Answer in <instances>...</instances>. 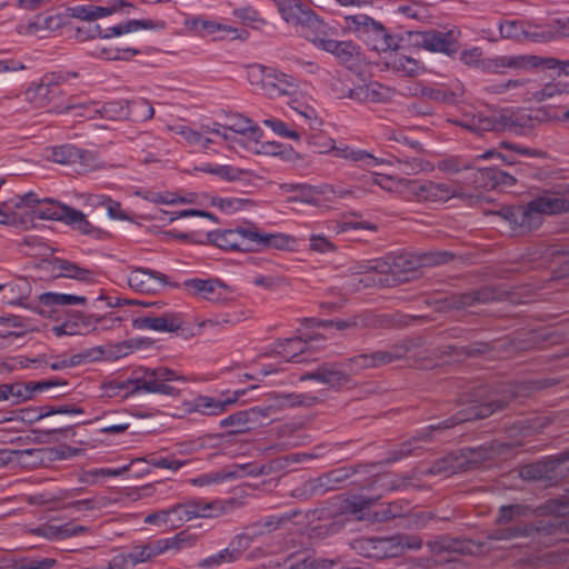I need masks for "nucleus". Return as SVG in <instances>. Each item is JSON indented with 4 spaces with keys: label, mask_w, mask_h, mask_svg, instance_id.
Returning a JSON list of instances; mask_svg holds the SVG:
<instances>
[{
    "label": "nucleus",
    "mask_w": 569,
    "mask_h": 569,
    "mask_svg": "<svg viewBox=\"0 0 569 569\" xmlns=\"http://www.w3.org/2000/svg\"><path fill=\"white\" fill-rule=\"evenodd\" d=\"M127 281L131 289L142 293L158 292L164 286L180 287L179 283L169 282L164 273L141 267L132 269Z\"/></svg>",
    "instance_id": "17"
},
{
    "label": "nucleus",
    "mask_w": 569,
    "mask_h": 569,
    "mask_svg": "<svg viewBox=\"0 0 569 569\" xmlns=\"http://www.w3.org/2000/svg\"><path fill=\"white\" fill-rule=\"evenodd\" d=\"M410 479L411 478L409 476L389 477L387 475H380L377 476L375 479L365 480V482L360 483V486L363 489L371 490L376 483H379V487L383 491H396L407 488Z\"/></svg>",
    "instance_id": "44"
},
{
    "label": "nucleus",
    "mask_w": 569,
    "mask_h": 569,
    "mask_svg": "<svg viewBox=\"0 0 569 569\" xmlns=\"http://www.w3.org/2000/svg\"><path fill=\"white\" fill-rule=\"evenodd\" d=\"M506 292L493 287H483L479 290L458 293L446 299V303L450 309H463L476 303H489L502 300Z\"/></svg>",
    "instance_id": "24"
},
{
    "label": "nucleus",
    "mask_w": 569,
    "mask_h": 569,
    "mask_svg": "<svg viewBox=\"0 0 569 569\" xmlns=\"http://www.w3.org/2000/svg\"><path fill=\"white\" fill-rule=\"evenodd\" d=\"M375 184L389 192H399L403 196H410L412 179H395L386 174H377L372 177Z\"/></svg>",
    "instance_id": "46"
},
{
    "label": "nucleus",
    "mask_w": 569,
    "mask_h": 569,
    "mask_svg": "<svg viewBox=\"0 0 569 569\" xmlns=\"http://www.w3.org/2000/svg\"><path fill=\"white\" fill-rule=\"evenodd\" d=\"M299 33L317 48L321 49L326 41L338 34L336 27L330 26L312 11L298 28Z\"/></svg>",
    "instance_id": "21"
},
{
    "label": "nucleus",
    "mask_w": 569,
    "mask_h": 569,
    "mask_svg": "<svg viewBox=\"0 0 569 569\" xmlns=\"http://www.w3.org/2000/svg\"><path fill=\"white\" fill-rule=\"evenodd\" d=\"M538 36V33H536ZM539 37L542 41H548L555 38L569 37V18L552 20L547 30H543Z\"/></svg>",
    "instance_id": "59"
},
{
    "label": "nucleus",
    "mask_w": 569,
    "mask_h": 569,
    "mask_svg": "<svg viewBox=\"0 0 569 569\" xmlns=\"http://www.w3.org/2000/svg\"><path fill=\"white\" fill-rule=\"evenodd\" d=\"M418 346H420V340L411 339V340H406L401 343L393 345L387 350H378L382 366L407 357Z\"/></svg>",
    "instance_id": "45"
},
{
    "label": "nucleus",
    "mask_w": 569,
    "mask_h": 569,
    "mask_svg": "<svg viewBox=\"0 0 569 569\" xmlns=\"http://www.w3.org/2000/svg\"><path fill=\"white\" fill-rule=\"evenodd\" d=\"M399 169L406 174H417L423 171H431L432 166L429 161H425L416 157H401L397 159Z\"/></svg>",
    "instance_id": "57"
},
{
    "label": "nucleus",
    "mask_w": 569,
    "mask_h": 569,
    "mask_svg": "<svg viewBox=\"0 0 569 569\" xmlns=\"http://www.w3.org/2000/svg\"><path fill=\"white\" fill-rule=\"evenodd\" d=\"M249 78L251 83L256 81L269 98L290 94L297 88L292 77L262 64L252 66Z\"/></svg>",
    "instance_id": "11"
},
{
    "label": "nucleus",
    "mask_w": 569,
    "mask_h": 569,
    "mask_svg": "<svg viewBox=\"0 0 569 569\" xmlns=\"http://www.w3.org/2000/svg\"><path fill=\"white\" fill-rule=\"evenodd\" d=\"M566 462H569V448L522 467L520 476L525 480L553 483L559 477L558 468Z\"/></svg>",
    "instance_id": "14"
},
{
    "label": "nucleus",
    "mask_w": 569,
    "mask_h": 569,
    "mask_svg": "<svg viewBox=\"0 0 569 569\" xmlns=\"http://www.w3.org/2000/svg\"><path fill=\"white\" fill-rule=\"evenodd\" d=\"M231 120L232 121L230 123L223 127V130H230L240 134H247L250 132L254 139L258 140L260 138V129L258 126L251 124V120L249 118L236 116Z\"/></svg>",
    "instance_id": "58"
},
{
    "label": "nucleus",
    "mask_w": 569,
    "mask_h": 569,
    "mask_svg": "<svg viewBox=\"0 0 569 569\" xmlns=\"http://www.w3.org/2000/svg\"><path fill=\"white\" fill-rule=\"evenodd\" d=\"M187 545H189V539L183 532H180L173 538L160 539L144 546H134L127 555L114 557L109 563L108 569H120L126 565L136 566L151 560L167 550H179Z\"/></svg>",
    "instance_id": "8"
},
{
    "label": "nucleus",
    "mask_w": 569,
    "mask_h": 569,
    "mask_svg": "<svg viewBox=\"0 0 569 569\" xmlns=\"http://www.w3.org/2000/svg\"><path fill=\"white\" fill-rule=\"evenodd\" d=\"M64 223L71 226L72 228L79 230L84 234H90L93 232V226L87 219L86 214L80 210L73 209L70 207L68 214L64 219Z\"/></svg>",
    "instance_id": "60"
},
{
    "label": "nucleus",
    "mask_w": 569,
    "mask_h": 569,
    "mask_svg": "<svg viewBox=\"0 0 569 569\" xmlns=\"http://www.w3.org/2000/svg\"><path fill=\"white\" fill-rule=\"evenodd\" d=\"M330 150L336 157L358 163L363 169H372L383 162L365 150L353 149L345 144L335 146L333 140L330 141Z\"/></svg>",
    "instance_id": "30"
},
{
    "label": "nucleus",
    "mask_w": 569,
    "mask_h": 569,
    "mask_svg": "<svg viewBox=\"0 0 569 569\" xmlns=\"http://www.w3.org/2000/svg\"><path fill=\"white\" fill-rule=\"evenodd\" d=\"M471 178L476 188H482L486 190L509 188L517 181L512 173L496 167L475 169L472 170Z\"/></svg>",
    "instance_id": "25"
},
{
    "label": "nucleus",
    "mask_w": 569,
    "mask_h": 569,
    "mask_svg": "<svg viewBox=\"0 0 569 569\" xmlns=\"http://www.w3.org/2000/svg\"><path fill=\"white\" fill-rule=\"evenodd\" d=\"M478 121V134H481L486 131H501L506 128H511L515 126H519L522 128H533V121H539L538 116L531 117L528 116H517V117H508V116H486L483 113H477Z\"/></svg>",
    "instance_id": "22"
},
{
    "label": "nucleus",
    "mask_w": 569,
    "mask_h": 569,
    "mask_svg": "<svg viewBox=\"0 0 569 569\" xmlns=\"http://www.w3.org/2000/svg\"><path fill=\"white\" fill-rule=\"evenodd\" d=\"M526 64V57H497L485 62L483 68L495 73H502L505 68H521Z\"/></svg>",
    "instance_id": "54"
},
{
    "label": "nucleus",
    "mask_w": 569,
    "mask_h": 569,
    "mask_svg": "<svg viewBox=\"0 0 569 569\" xmlns=\"http://www.w3.org/2000/svg\"><path fill=\"white\" fill-rule=\"evenodd\" d=\"M506 405L507 402L505 400L498 399L493 395H490L486 398L476 397L470 399L466 408L449 419H446L437 425L429 426L427 430L419 432L417 436L390 450L387 462L392 463L409 456H419L423 450V446L421 443H429L432 441V432L452 428L466 421L487 418L497 410L503 409Z\"/></svg>",
    "instance_id": "2"
},
{
    "label": "nucleus",
    "mask_w": 569,
    "mask_h": 569,
    "mask_svg": "<svg viewBox=\"0 0 569 569\" xmlns=\"http://www.w3.org/2000/svg\"><path fill=\"white\" fill-rule=\"evenodd\" d=\"M291 238L283 233H263L254 224L209 231L206 240L198 243H211L223 250L258 251L262 249H284Z\"/></svg>",
    "instance_id": "4"
},
{
    "label": "nucleus",
    "mask_w": 569,
    "mask_h": 569,
    "mask_svg": "<svg viewBox=\"0 0 569 569\" xmlns=\"http://www.w3.org/2000/svg\"><path fill=\"white\" fill-rule=\"evenodd\" d=\"M260 527H261L260 523H252L246 528L244 532L236 535L230 540L227 549L230 553H232V558L234 561L240 559L242 553L250 548L254 538H257L259 536H263V531L257 530Z\"/></svg>",
    "instance_id": "35"
},
{
    "label": "nucleus",
    "mask_w": 569,
    "mask_h": 569,
    "mask_svg": "<svg viewBox=\"0 0 569 569\" xmlns=\"http://www.w3.org/2000/svg\"><path fill=\"white\" fill-rule=\"evenodd\" d=\"M29 531L31 535L41 537L49 541L62 539V525L54 526L49 523H42L40 526L31 528Z\"/></svg>",
    "instance_id": "64"
},
{
    "label": "nucleus",
    "mask_w": 569,
    "mask_h": 569,
    "mask_svg": "<svg viewBox=\"0 0 569 569\" xmlns=\"http://www.w3.org/2000/svg\"><path fill=\"white\" fill-rule=\"evenodd\" d=\"M520 445L521 443L519 442H502L496 440L490 446L462 448L459 451L452 452L448 457L433 463V466L430 468V473H445L449 476L458 471H468L478 467L483 461L492 459L496 455L506 453L508 450H511Z\"/></svg>",
    "instance_id": "5"
},
{
    "label": "nucleus",
    "mask_w": 569,
    "mask_h": 569,
    "mask_svg": "<svg viewBox=\"0 0 569 569\" xmlns=\"http://www.w3.org/2000/svg\"><path fill=\"white\" fill-rule=\"evenodd\" d=\"M144 461L151 465L152 467L169 469L172 471H177L178 469L187 465L186 460H178L171 456L160 457L157 456L156 453L147 456L144 458Z\"/></svg>",
    "instance_id": "62"
},
{
    "label": "nucleus",
    "mask_w": 569,
    "mask_h": 569,
    "mask_svg": "<svg viewBox=\"0 0 569 569\" xmlns=\"http://www.w3.org/2000/svg\"><path fill=\"white\" fill-rule=\"evenodd\" d=\"M186 291L197 298L211 302H221L226 299L227 286L218 279H188L181 284Z\"/></svg>",
    "instance_id": "23"
},
{
    "label": "nucleus",
    "mask_w": 569,
    "mask_h": 569,
    "mask_svg": "<svg viewBox=\"0 0 569 569\" xmlns=\"http://www.w3.org/2000/svg\"><path fill=\"white\" fill-rule=\"evenodd\" d=\"M393 91L379 82H371L351 89L349 97L360 102H386L392 98Z\"/></svg>",
    "instance_id": "31"
},
{
    "label": "nucleus",
    "mask_w": 569,
    "mask_h": 569,
    "mask_svg": "<svg viewBox=\"0 0 569 569\" xmlns=\"http://www.w3.org/2000/svg\"><path fill=\"white\" fill-rule=\"evenodd\" d=\"M166 23L163 21H153V20H129L124 23H120L118 26L108 28L106 32L102 34V30L99 24H96L93 30H91V37H102V38H111L122 36L124 33L134 32L140 29H163Z\"/></svg>",
    "instance_id": "28"
},
{
    "label": "nucleus",
    "mask_w": 569,
    "mask_h": 569,
    "mask_svg": "<svg viewBox=\"0 0 569 569\" xmlns=\"http://www.w3.org/2000/svg\"><path fill=\"white\" fill-rule=\"evenodd\" d=\"M376 498L355 496L346 501V510L355 515L358 519H365L369 516L370 507L376 502Z\"/></svg>",
    "instance_id": "56"
},
{
    "label": "nucleus",
    "mask_w": 569,
    "mask_h": 569,
    "mask_svg": "<svg viewBox=\"0 0 569 569\" xmlns=\"http://www.w3.org/2000/svg\"><path fill=\"white\" fill-rule=\"evenodd\" d=\"M391 68L401 76L416 77L425 72V66L410 57L398 56L390 63Z\"/></svg>",
    "instance_id": "50"
},
{
    "label": "nucleus",
    "mask_w": 569,
    "mask_h": 569,
    "mask_svg": "<svg viewBox=\"0 0 569 569\" xmlns=\"http://www.w3.org/2000/svg\"><path fill=\"white\" fill-rule=\"evenodd\" d=\"M272 351L284 358L287 362L302 363L308 361L306 357L307 341L300 337L277 341Z\"/></svg>",
    "instance_id": "29"
},
{
    "label": "nucleus",
    "mask_w": 569,
    "mask_h": 569,
    "mask_svg": "<svg viewBox=\"0 0 569 569\" xmlns=\"http://www.w3.org/2000/svg\"><path fill=\"white\" fill-rule=\"evenodd\" d=\"M70 207L52 200L50 198H43L41 206L32 210L34 218L41 220H58L64 222Z\"/></svg>",
    "instance_id": "39"
},
{
    "label": "nucleus",
    "mask_w": 569,
    "mask_h": 569,
    "mask_svg": "<svg viewBox=\"0 0 569 569\" xmlns=\"http://www.w3.org/2000/svg\"><path fill=\"white\" fill-rule=\"evenodd\" d=\"M133 387L129 393H139L141 391L149 393H161L166 396H176L178 390L168 385L169 381H182L187 379L166 367L146 368L142 375L132 379Z\"/></svg>",
    "instance_id": "9"
},
{
    "label": "nucleus",
    "mask_w": 569,
    "mask_h": 569,
    "mask_svg": "<svg viewBox=\"0 0 569 569\" xmlns=\"http://www.w3.org/2000/svg\"><path fill=\"white\" fill-rule=\"evenodd\" d=\"M132 387H133L132 379H128V380H123V381L122 380H112L103 386L106 396H108V397L122 396L124 398H127L128 396L131 395L129 392Z\"/></svg>",
    "instance_id": "63"
},
{
    "label": "nucleus",
    "mask_w": 569,
    "mask_h": 569,
    "mask_svg": "<svg viewBox=\"0 0 569 569\" xmlns=\"http://www.w3.org/2000/svg\"><path fill=\"white\" fill-rule=\"evenodd\" d=\"M27 99L36 107L42 108L59 94L51 89L43 80L30 87L26 92Z\"/></svg>",
    "instance_id": "49"
},
{
    "label": "nucleus",
    "mask_w": 569,
    "mask_h": 569,
    "mask_svg": "<svg viewBox=\"0 0 569 569\" xmlns=\"http://www.w3.org/2000/svg\"><path fill=\"white\" fill-rule=\"evenodd\" d=\"M60 27V17L58 16H48L42 17L38 16L34 21L19 24L17 27V31L19 34L23 36H38L40 31H52Z\"/></svg>",
    "instance_id": "42"
},
{
    "label": "nucleus",
    "mask_w": 569,
    "mask_h": 569,
    "mask_svg": "<svg viewBox=\"0 0 569 569\" xmlns=\"http://www.w3.org/2000/svg\"><path fill=\"white\" fill-rule=\"evenodd\" d=\"M410 197L418 201L447 202L452 198L463 197L461 187L452 182H436L431 180H413Z\"/></svg>",
    "instance_id": "13"
},
{
    "label": "nucleus",
    "mask_w": 569,
    "mask_h": 569,
    "mask_svg": "<svg viewBox=\"0 0 569 569\" xmlns=\"http://www.w3.org/2000/svg\"><path fill=\"white\" fill-rule=\"evenodd\" d=\"M415 37V44L432 52H442L446 54L456 53L459 49L458 41L453 32H441L436 30L417 31L410 33Z\"/></svg>",
    "instance_id": "19"
},
{
    "label": "nucleus",
    "mask_w": 569,
    "mask_h": 569,
    "mask_svg": "<svg viewBox=\"0 0 569 569\" xmlns=\"http://www.w3.org/2000/svg\"><path fill=\"white\" fill-rule=\"evenodd\" d=\"M127 108L130 110L129 118L132 121H147L154 114V109L146 99L127 101Z\"/></svg>",
    "instance_id": "55"
},
{
    "label": "nucleus",
    "mask_w": 569,
    "mask_h": 569,
    "mask_svg": "<svg viewBox=\"0 0 569 569\" xmlns=\"http://www.w3.org/2000/svg\"><path fill=\"white\" fill-rule=\"evenodd\" d=\"M288 191L296 192L291 197V201H300L313 206L319 204V197L328 193H336L331 184L323 183L320 186H310L306 183H291L287 188Z\"/></svg>",
    "instance_id": "32"
},
{
    "label": "nucleus",
    "mask_w": 569,
    "mask_h": 569,
    "mask_svg": "<svg viewBox=\"0 0 569 569\" xmlns=\"http://www.w3.org/2000/svg\"><path fill=\"white\" fill-rule=\"evenodd\" d=\"M73 109H82L83 112L78 114L86 118H96L97 116H100L101 118L109 120H124L128 119L130 114L126 100L109 101L103 103L101 107H98V103L93 101L78 104L70 103L62 112H70Z\"/></svg>",
    "instance_id": "16"
},
{
    "label": "nucleus",
    "mask_w": 569,
    "mask_h": 569,
    "mask_svg": "<svg viewBox=\"0 0 569 569\" xmlns=\"http://www.w3.org/2000/svg\"><path fill=\"white\" fill-rule=\"evenodd\" d=\"M262 473V468L252 463L232 465L220 471L201 475L192 479L194 486H207L211 483H219L229 479H237L243 476H259Z\"/></svg>",
    "instance_id": "26"
},
{
    "label": "nucleus",
    "mask_w": 569,
    "mask_h": 569,
    "mask_svg": "<svg viewBox=\"0 0 569 569\" xmlns=\"http://www.w3.org/2000/svg\"><path fill=\"white\" fill-rule=\"evenodd\" d=\"M250 412L246 410L234 412L220 420V428H231L230 433H242L251 428Z\"/></svg>",
    "instance_id": "52"
},
{
    "label": "nucleus",
    "mask_w": 569,
    "mask_h": 569,
    "mask_svg": "<svg viewBox=\"0 0 569 569\" xmlns=\"http://www.w3.org/2000/svg\"><path fill=\"white\" fill-rule=\"evenodd\" d=\"M532 510L527 505H506L501 506L498 511V516L496 518V522L499 525H508L513 521H517L521 517H526L531 513Z\"/></svg>",
    "instance_id": "51"
},
{
    "label": "nucleus",
    "mask_w": 569,
    "mask_h": 569,
    "mask_svg": "<svg viewBox=\"0 0 569 569\" xmlns=\"http://www.w3.org/2000/svg\"><path fill=\"white\" fill-rule=\"evenodd\" d=\"M93 317L77 312L60 326H54L52 331L57 337L83 335L92 326Z\"/></svg>",
    "instance_id": "37"
},
{
    "label": "nucleus",
    "mask_w": 569,
    "mask_h": 569,
    "mask_svg": "<svg viewBox=\"0 0 569 569\" xmlns=\"http://www.w3.org/2000/svg\"><path fill=\"white\" fill-rule=\"evenodd\" d=\"M273 399L276 401V406L280 408L284 407H312L315 406L319 399L316 396L308 393H273Z\"/></svg>",
    "instance_id": "47"
},
{
    "label": "nucleus",
    "mask_w": 569,
    "mask_h": 569,
    "mask_svg": "<svg viewBox=\"0 0 569 569\" xmlns=\"http://www.w3.org/2000/svg\"><path fill=\"white\" fill-rule=\"evenodd\" d=\"M566 509L565 502L550 499L537 509L542 515L541 518L532 522H517L499 527L491 530L487 539L489 541H510L528 537L545 546L557 541H569V516L563 513Z\"/></svg>",
    "instance_id": "1"
},
{
    "label": "nucleus",
    "mask_w": 569,
    "mask_h": 569,
    "mask_svg": "<svg viewBox=\"0 0 569 569\" xmlns=\"http://www.w3.org/2000/svg\"><path fill=\"white\" fill-rule=\"evenodd\" d=\"M300 513V510L292 509L280 515L267 516L266 518H263L262 521L257 522L261 525V527L258 528L257 530L263 531V535L272 532L282 525L291 521L295 517L299 516Z\"/></svg>",
    "instance_id": "53"
},
{
    "label": "nucleus",
    "mask_w": 569,
    "mask_h": 569,
    "mask_svg": "<svg viewBox=\"0 0 569 569\" xmlns=\"http://www.w3.org/2000/svg\"><path fill=\"white\" fill-rule=\"evenodd\" d=\"M183 316L180 312L149 311L146 315L132 319V327L138 330H151L157 332H177L183 326Z\"/></svg>",
    "instance_id": "15"
},
{
    "label": "nucleus",
    "mask_w": 569,
    "mask_h": 569,
    "mask_svg": "<svg viewBox=\"0 0 569 569\" xmlns=\"http://www.w3.org/2000/svg\"><path fill=\"white\" fill-rule=\"evenodd\" d=\"M321 50L333 54L341 63H348L360 54V47L353 41H338L333 37L325 42Z\"/></svg>",
    "instance_id": "36"
},
{
    "label": "nucleus",
    "mask_w": 569,
    "mask_h": 569,
    "mask_svg": "<svg viewBox=\"0 0 569 569\" xmlns=\"http://www.w3.org/2000/svg\"><path fill=\"white\" fill-rule=\"evenodd\" d=\"M343 363L350 378L352 375H357L363 369L378 368L382 366L378 350L371 353H360L346 359Z\"/></svg>",
    "instance_id": "43"
},
{
    "label": "nucleus",
    "mask_w": 569,
    "mask_h": 569,
    "mask_svg": "<svg viewBox=\"0 0 569 569\" xmlns=\"http://www.w3.org/2000/svg\"><path fill=\"white\" fill-rule=\"evenodd\" d=\"M346 27L376 52L398 49V40L380 22L365 13L345 17Z\"/></svg>",
    "instance_id": "7"
},
{
    "label": "nucleus",
    "mask_w": 569,
    "mask_h": 569,
    "mask_svg": "<svg viewBox=\"0 0 569 569\" xmlns=\"http://www.w3.org/2000/svg\"><path fill=\"white\" fill-rule=\"evenodd\" d=\"M315 380L329 388H340L350 382L349 372L345 367L343 361L327 362L320 365L315 370L306 372L299 377V381Z\"/></svg>",
    "instance_id": "18"
},
{
    "label": "nucleus",
    "mask_w": 569,
    "mask_h": 569,
    "mask_svg": "<svg viewBox=\"0 0 569 569\" xmlns=\"http://www.w3.org/2000/svg\"><path fill=\"white\" fill-rule=\"evenodd\" d=\"M373 463L345 466L330 470L329 472L306 482V488L313 496H322L329 491L338 490L352 476L360 472H370Z\"/></svg>",
    "instance_id": "12"
},
{
    "label": "nucleus",
    "mask_w": 569,
    "mask_h": 569,
    "mask_svg": "<svg viewBox=\"0 0 569 569\" xmlns=\"http://www.w3.org/2000/svg\"><path fill=\"white\" fill-rule=\"evenodd\" d=\"M91 154L73 144H61L51 148L49 158L60 164H72L80 162L83 166H89L88 160Z\"/></svg>",
    "instance_id": "34"
},
{
    "label": "nucleus",
    "mask_w": 569,
    "mask_h": 569,
    "mask_svg": "<svg viewBox=\"0 0 569 569\" xmlns=\"http://www.w3.org/2000/svg\"><path fill=\"white\" fill-rule=\"evenodd\" d=\"M52 270L59 271V277L71 278L80 281H91L93 272L89 269L79 267L69 260L56 258L52 260Z\"/></svg>",
    "instance_id": "41"
},
{
    "label": "nucleus",
    "mask_w": 569,
    "mask_h": 569,
    "mask_svg": "<svg viewBox=\"0 0 569 569\" xmlns=\"http://www.w3.org/2000/svg\"><path fill=\"white\" fill-rule=\"evenodd\" d=\"M562 93H569V84L567 82L552 80L540 87L536 81V84L532 86V90L529 92V101L543 102Z\"/></svg>",
    "instance_id": "38"
},
{
    "label": "nucleus",
    "mask_w": 569,
    "mask_h": 569,
    "mask_svg": "<svg viewBox=\"0 0 569 569\" xmlns=\"http://www.w3.org/2000/svg\"><path fill=\"white\" fill-rule=\"evenodd\" d=\"M278 10L286 22L295 26L297 29L302 24L306 18L313 11L302 0H273Z\"/></svg>",
    "instance_id": "33"
},
{
    "label": "nucleus",
    "mask_w": 569,
    "mask_h": 569,
    "mask_svg": "<svg viewBox=\"0 0 569 569\" xmlns=\"http://www.w3.org/2000/svg\"><path fill=\"white\" fill-rule=\"evenodd\" d=\"M240 506L241 502L233 498L226 500L217 499L212 501L199 500L200 518H212L227 515Z\"/></svg>",
    "instance_id": "40"
},
{
    "label": "nucleus",
    "mask_w": 569,
    "mask_h": 569,
    "mask_svg": "<svg viewBox=\"0 0 569 569\" xmlns=\"http://www.w3.org/2000/svg\"><path fill=\"white\" fill-rule=\"evenodd\" d=\"M568 211L569 199L551 192H543L526 206L505 207L497 213L509 223L512 232L523 234L538 229L546 214L551 216Z\"/></svg>",
    "instance_id": "3"
},
{
    "label": "nucleus",
    "mask_w": 569,
    "mask_h": 569,
    "mask_svg": "<svg viewBox=\"0 0 569 569\" xmlns=\"http://www.w3.org/2000/svg\"><path fill=\"white\" fill-rule=\"evenodd\" d=\"M39 301L43 307L86 305L87 298L69 293L44 292L39 296Z\"/></svg>",
    "instance_id": "48"
},
{
    "label": "nucleus",
    "mask_w": 569,
    "mask_h": 569,
    "mask_svg": "<svg viewBox=\"0 0 569 569\" xmlns=\"http://www.w3.org/2000/svg\"><path fill=\"white\" fill-rule=\"evenodd\" d=\"M360 548L367 557L386 558L397 557L405 549L418 550L422 540L416 536H395L388 538H365L359 540Z\"/></svg>",
    "instance_id": "10"
},
{
    "label": "nucleus",
    "mask_w": 569,
    "mask_h": 569,
    "mask_svg": "<svg viewBox=\"0 0 569 569\" xmlns=\"http://www.w3.org/2000/svg\"><path fill=\"white\" fill-rule=\"evenodd\" d=\"M9 399L13 398V403L18 405L22 401L29 400L33 397L31 382L21 383H7Z\"/></svg>",
    "instance_id": "61"
},
{
    "label": "nucleus",
    "mask_w": 569,
    "mask_h": 569,
    "mask_svg": "<svg viewBox=\"0 0 569 569\" xmlns=\"http://www.w3.org/2000/svg\"><path fill=\"white\" fill-rule=\"evenodd\" d=\"M453 254L448 251L426 252L419 256L401 253L386 259L369 262L367 269L380 274H391L398 277L401 273L415 271L420 267H431L448 262Z\"/></svg>",
    "instance_id": "6"
},
{
    "label": "nucleus",
    "mask_w": 569,
    "mask_h": 569,
    "mask_svg": "<svg viewBox=\"0 0 569 569\" xmlns=\"http://www.w3.org/2000/svg\"><path fill=\"white\" fill-rule=\"evenodd\" d=\"M284 569H346L341 557L313 558L308 551L290 553L283 561Z\"/></svg>",
    "instance_id": "20"
},
{
    "label": "nucleus",
    "mask_w": 569,
    "mask_h": 569,
    "mask_svg": "<svg viewBox=\"0 0 569 569\" xmlns=\"http://www.w3.org/2000/svg\"><path fill=\"white\" fill-rule=\"evenodd\" d=\"M244 389L236 390L232 397H228L226 399L199 396L193 400L191 411L206 416H218L224 412L228 407L236 403L242 396H244Z\"/></svg>",
    "instance_id": "27"
}]
</instances>
